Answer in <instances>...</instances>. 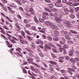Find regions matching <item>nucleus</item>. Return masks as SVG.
Returning a JSON list of instances; mask_svg holds the SVG:
<instances>
[{
    "label": "nucleus",
    "instance_id": "51",
    "mask_svg": "<svg viewBox=\"0 0 79 79\" xmlns=\"http://www.w3.org/2000/svg\"><path fill=\"white\" fill-rule=\"evenodd\" d=\"M25 15H27V16H31L30 14H29L27 12L25 13Z\"/></svg>",
    "mask_w": 79,
    "mask_h": 79
},
{
    "label": "nucleus",
    "instance_id": "5",
    "mask_svg": "<svg viewBox=\"0 0 79 79\" xmlns=\"http://www.w3.org/2000/svg\"><path fill=\"white\" fill-rule=\"evenodd\" d=\"M30 68L31 70L34 72L37 71V70H38L37 69L34 68L33 66H31Z\"/></svg>",
    "mask_w": 79,
    "mask_h": 79
},
{
    "label": "nucleus",
    "instance_id": "27",
    "mask_svg": "<svg viewBox=\"0 0 79 79\" xmlns=\"http://www.w3.org/2000/svg\"><path fill=\"white\" fill-rule=\"evenodd\" d=\"M31 46L33 48H35V44L34 42H33L32 43Z\"/></svg>",
    "mask_w": 79,
    "mask_h": 79
},
{
    "label": "nucleus",
    "instance_id": "22",
    "mask_svg": "<svg viewBox=\"0 0 79 79\" xmlns=\"http://www.w3.org/2000/svg\"><path fill=\"white\" fill-rule=\"evenodd\" d=\"M16 50H17V51H18L20 53H21V51L20 50H22V49H21V48H16Z\"/></svg>",
    "mask_w": 79,
    "mask_h": 79
},
{
    "label": "nucleus",
    "instance_id": "20",
    "mask_svg": "<svg viewBox=\"0 0 79 79\" xmlns=\"http://www.w3.org/2000/svg\"><path fill=\"white\" fill-rule=\"evenodd\" d=\"M70 32H71L72 34H77V32L74 30H71L70 31Z\"/></svg>",
    "mask_w": 79,
    "mask_h": 79
},
{
    "label": "nucleus",
    "instance_id": "6",
    "mask_svg": "<svg viewBox=\"0 0 79 79\" xmlns=\"http://www.w3.org/2000/svg\"><path fill=\"white\" fill-rule=\"evenodd\" d=\"M7 9H8L10 12L12 13H15V11L13 10V9L11 8L10 7L8 6Z\"/></svg>",
    "mask_w": 79,
    "mask_h": 79
},
{
    "label": "nucleus",
    "instance_id": "42",
    "mask_svg": "<svg viewBox=\"0 0 79 79\" xmlns=\"http://www.w3.org/2000/svg\"><path fill=\"white\" fill-rule=\"evenodd\" d=\"M43 64L44 66H45V68H48V65H47V64H46L44 62L43 63Z\"/></svg>",
    "mask_w": 79,
    "mask_h": 79
},
{
    "label": "nucleus",
    "instance_id": "7",
    "mask_svg": "<svg viewBox=\"0 0 79 79\" xmlns=\"http://www.w3.org/2000/svg\"><path fill=\"white\" fill-rule=\"evenodd\" d=\"M48 62L52 64H53L54 65H57V63L56 62L53 61H48Z\"/></svg>",
    "mask_w": 79,
    "mask_h": 79
},
{
    "label": "nucleus",
    "instance_id": "37",
    "mask_svg": "<svg viewBox=\"0 0 79 79\" xmlns=\"http://www.w3.org/2000/svg\"><path fill=\"white\" fill-rule=\"evenodd\" d=\"M18 37L19 38V39H22V40H24V37H23V36H21V35H19L18 36Z\"/></svg>",
    "mask_w": 79,
    "mask_h": 79
},
{
    "label": "nucleus",
    "instance_id": "4",
    "mask_svg": "<svg viewBox=\"0 0 79 79\" xmlns=\"http://www.w3.org/2000/svg\"><path fill=\"white\" fill-rule=\"evenodd\" d=\"M54 5L56 7H61L63 6V4L60 3H55Z\"/></svg>",
    "mask_w": 79,
    "mask_h": 79
},
{
    "label": "nucleus",
    "instance_id": "60",
    "mask_svg": "<svg viewBox=\"0 0 79 79\" xmlns=\"http://www.w3.org/2000/svg\"><path fill=\"white\" fill-rule=\"evenodd\" d=\"M79 7H77L75 8V11L77 12V11H79Z\"/></svg>",
    "mask_w": 79,
    "mask_h": 79
},
{
    "label": "nucleus",
    "instance_id": "45",
    "mask_svg": "<svg viewBox=\"0 0 79 79\" xmlns=\"http://www.w3.org/2000/svg\"><path fill=\"white\" fill-rule=\"evenodd\" d=\"M25 32H26V33H27V34H28V35H31V34H30V33L29 32V31H27V30H25Z\"/></svg>",
    "mask_w": 79,
    "mask_h": 79
},
{
    "label": "nucleus",
    "instance_id": "43",
    "mask_svg": "<svg viewBox=\"0 0 79 79\" xmlns=\"http://www.w3.org/2000/svg\"><path fill=\"white\" fill-rule=\"evenodd\" d=\"M68 42L69 44H73L74 43V42L73 41L71 40L68 41Z\"/></svg>",
    "mask_w": 79,
    "mask_h": 79
},
{
    "label": "nucleus",
    "instance_id": "58",
    "mask_svg": "<svg viewBox=\"0 0 79 79\" xmlns=\"http://www.w3.org/2000/svg\"><path fill=\"white\" fill-rule=\"evenodd\" d=\"M54 16H58V13L57 12H55L54 14Z\"/></svg>",
    "mask_w": 79,
    "mask_h": 79
},
{
    "label": "nucleus",
    "instance_id": "54",
    "mask_svg": "<svg viewBox=\"0 0 79 79\" xmlns=\"http://www.w3.org/2000/svg\"><path fill=\"white\" fill-rule=\"evenodd\" d=\"M45 2H46V3H51V1L49 0H45Z\"/></svg>",
    "mask_w": 79,
    "mask_h": 79
},
{
    "label": "nucleus",
    "instance_id": "36",
    "mask_svg": "<svg viewBox=\"0 0 79 79\" xmlns=\"http://www.w3.org/2000/svg\"><path fill=\"white\" fill-rule=\"evenodd\" d=\"M53 40L54 41H58V40H59L56 37H53Z\"/></svg>",
    "mask_w": 79,
    "mask_h": 79
},
{
    "label": "nucleus",
    "instance_id": "56",
    "mask_svg": "<svg viewBox=\"0 0 79 79\" xmlns=\"http://www.w3.org/2000/svg\"><path fill=\"white\" fill-rule=\"evenodd\" d=\"M64 48H68V45H64L63 46Z\"/></svg>",
    "mask_w": 79,
    "mask_h": 79
},
{
    "label": "nucleus",
    "instance_id": "1",
    "mask_svg": "<svg viewBox=\"0 0 79 79\" xmlns=\"http://www.w3.org/2000/svg\"><path fill=\"white\" fill-rule=\"evenodd\" d=\"M45 24L47 26H50V28L52 29V30H56L58 29V27L56 26L52 22H50L48 21H47L45 22Z\"/></svg>",
    "mask_w": 79,
    "mask_h": 79
},
{
    "label": "nucleus",
    "instance_id": "11",
    "mask_svg": "<svg viewBox=\"0 0 79 79\" xmlns=\"http://www.w3.org/2000/svg\"><path fill=\"white\" fill-rule=\"evenodd\" d=\"M47 40L48 41H49L50 42H51L52 40V37L50 36H47Z\"/></svg>",
    "mask_w": 79,
    "mask_h": 79
},
{
    "label": "nucleus",
    "instance_id": "39",
    "mask_svg": "<svg viewBox=\"0 0 79 79\" xmlns=\"http://www.w3.org/2000/svg\"><path fill=\"white\" fill-rule=\"evenodd\" d=\"M56 46H57V47H58L61 48V47L62 46L61 44H55Z\"/></svg>",
    "mask_w": 79,
    "mask_h": 79
},
{
    "label": "nucleus",
    "instance_id": "38",
    "mask_svg": "<svg viewBox=\"0 0 79 79\" xmlns=\"http://www.w3.org/2000/svg\"><path fill=\"white\" fill-rule=\"evenodd\" d=\"M23 23L25 24H27L28 23V21L26 19H24L23 21Z\"/></svg>",
    "mask_w": 79,
    "mask_h": 79
},
{
    "label": "nucleus",
    "instance_id": "34",
    "mask_svg": "<svg viewBox=\"0 0 79 79\" xmlns=\"http://www.w3.org/2000/svg\"><path fill=\"white\" fill-rule=\"evenodd\" d=\"M2 2L4 4H5V3H8L7 0H2Z\"/></svg>",
    "mask_w": 79,
    "mask_h": 79
},
{
    "label": "nucleus",
    "instance_id": "17",
    "mask_svg": "<svg viewBox=\"0 0 79 79\" xmlns=\"http://www.w3.org/2000/svg\"><path fill=\"white\" fill-rule=\"evenodd\" d=\"M64 12H65V13L68 14V13L69 10H68V9H67V8H64Z\"/></svg>",
    "mask_w": 79,
    "mask_h": 79
},
{
    "label": "nucleus",
    "instance_id": "31",
    "mask_svg": "<svg viewBox=\"0 0 79 79\" xmlns=\"http://www.w3.org/2000/svg\"><path fill=\"white\" fill-rule=\"evenodd\" d=\"M39 21H40V23H44V21L43 19L42 18H40L39 19Z\"/></svg>",
    "mask_w": 79,
    "mask_h": 79
},
{
    "label": "nucleus",
    "instance_id": "44",
    "mask_svg": "<svg viewBox=\"0 0 79 79\" xmlns=\"http://www.w3.org/2000/svg\"><path fill=\"white\" fill-rule=\"evenodd\" d=\"M53 52H54V53H57V49L56 48H54L52 49Z\"/></svg>",
    "mask_w": 79,
    "mask_h": 79
},
{
    "label": "nucleus",
    "instance_id": "26",
    "mask_svg": "<svg viewBox=\"0 0 79 79\" xmlns=\"http://www.w3.org/2000/svg\"><path fill=\"white\" fill-rule=\"evenodd\" d=\"M73 55V51H71L70 52L69 56H72Z\"/></svg>",
    "mask_w": 79,
    "mask_h": 79
},
{
    "label": "nucleus",
    "instance_id": "3",
    "mask_svg": "<svg viewBox=\"0 0 79 79\" xmlns=\"http://www.w3.org/2000/svg\"><path fill=\"white\" fill-rule=\"evenodd\" d=\"M55 19L56 23H60L63 21L62 19L58 17H55Z\"/></svg>",
    "mask_w": 79,
    "mask_h": 79
},
{
    "label": "nucleus",
    "instance_id": "55",
    "mask_svg": "<svg viewBox=\"0 0 79 79\" xmlns=\"http://www.w3.org/2000/svg\"><path fill=\"white\" fill-rule=\"evenodd\" d=\"M19 40H20V43H21V44H24V40L21 39H19Z\"/></svg>",
    "mask_w": 79,
    "mask_h": 79
},
{
    "label": "nucleus",
    "instance_id": "32",
    "mask_svg": "<svg viewBox=\"0 0 79 79\" xmlns=\"http://www.w3.org/2000/svg\"><path fill=\"white\" fill-rule=\"evenodd\" d=\"M2 8L3 10H4V11H6V12H7V11H8V10H7V9L6 8V7L3 6L2 7Z\"/></svg>",
    "mask_w": 79,
    "mask_h": 79
},
{
    "label": "nucleus",
    "instance_id": "50",
    "mask_svg": "<svg viewBox=\"0 0 79 79\" xmlns=\"http://www.w3.org/2000/svg\"><path fill=\"white\" fill-rule=\"evenodd\" d=\"M62 34L64 35H66L68 34V32L67 31H64L62 32Z\"/></svg>",
    "mask_w": 79,
    "mask_h": 79
},
{
    "label": "nucleus",
    "instance_id": "9",
    "mask_svg": "<svg viewBox=\"0 0 79 79\" xmlns=\"http://www.w3.org/2000/svg\"><path fill=\"white\" fill-rule=\"evenodd\" d=\"M56 58L57 59H59V60H63L64 59V57L63 56H60V55L57 56Z\"/></svg>",
    "mask_w": 79,
    "mask_h": 79
},
{
    "label": "nucleus",
    "instance_id": "46",
    "mask_svg": "<svg viewBox=\"0 0 79 79\" xmlns=\"http://www.w3.org/2000/svg\"><path fill=\"white\" fill-rule=\"evenodd\" d=\"M54 33L55 34H56V35H59V32H58L57 31H55L54 32Z\"/></svg>",
    "mask_w": 79,
    "mask_h": 79
},
{
    "label": "nucleus",
    "instance_id": "57",
    "mask_svg": "<svg viewBox=\"0 0 79 79\" xmlns=\"http://www.w3.org/2000/svg\"><path fill=\"white\" fill-rule=\"evenodd\" d=\"M76 55L77 56V57H79V51H77L76 52Z\"/></svg>",
    "mask_w": 79,
    "mask_h": 79
},
{
    "label": "nucleus",
    "instance_id": "2",
    "mask_svg": "<svg viewBox=\"0 0 79 79\" xmlns=\"http://www.w3.org/2000/svg\"><path fill=\"white\" fill-rule=\"evenodd\" d=\"M1 15H2L3 16L5 17V18H6L7 19L8 21H9L10 23H12V22H13V21L11 20V19H10V18H9V17H8L7 16H5V14L3 13L2 12L1 13Z\"/></svg>",
    "mask_w": 79,
    "mask_h": 79
},
{
    "label": "nucleus",
    "instance_id": "61",
    "mask_svg": "<svg viewBox=\"0 0 79 79\" xmlns=\"http://www.w3.org/2000/svg\"><path fill=\"white\" fill-rule=\"evenodd\" d=\"M19 10L20 11H24V10H23V8L21 7H19Z\"/></svg>",
    "mask_w": 79,
    "mask_h": 79
},
{
    "label": "nucleus",
    "instance_id": "48",
    "mask_svg": "<svg viewBox=\"0 0 79 79\" xmlns=\"http://www.w3.org/2000/svg\"><path fill=\"white\" fill-rule=\"evenodd\" d=\"M51 56L53 57V58H56V56L54 54H51Z\"/></svg>",
    "mask_w": 79,
    "mask_h": 79
},
{
    "label": "nucleus",
    "instance_id": "33",
    "mask_svg": "<svg viewBox=\"0 0 79 79\" xmlns=\"http://www.w3.org/2000/svg\"><path fill=\"white\" fill-rule=\"evenodd\" d=\"M48 7L50 8H53V4H50L48 5Z\"/></svg>",
    "mask_w": 79,
    "mask_h": 79
},
{
    "label": "nucleus",
    "instance_id": "14",
    "mask_svg": "<svg viewBox=\"0 0 79 79\" xmlns=\"http://www.w3.org/2000/svg\"><path fill=\"white\" fill-rule=\"evenodd\" d=\"M34 21L36 23H39V21H38V20L37 19V17L36 16H35L34 18Z\"/></svg>",
    "mask_w": 79,
    "mask_h": 79
},
{
    "label": "nucleus",
    "instance_id": "25",
    "mask_svg": "<svg viewBox=\"0 0 79 79\" xmlns=\"http://www.w3.org/2000/svg\"><path fill=\"white\" fill-rule=\"evenodd\" d=\"M75 59V63H76V62H78V61H79V58L77 57H75L74 58Z\"/></svg>",
    "mask_w": 79,
    "mask_h": 79
},
{
    "label": "nucleus",
    "instance_id": "8",
    "mask_svg": "<svg viewBox=\"0 0 79 79\" xmlns=\"http://www.w3.org/2000/svg\"><path fill=\"white\" fill-rule=\"evenodd\" d=\"M37 67L41 69L43 71H47V69H45V68H44L43 67H42L41 66L39 65H38L37 66Z\"/></svg>",
    "mask_w": 79,
    "mask_h": 79
},
{
    "label": "nucleus",
    "instance_id": "21",
    "mask_svg": "<svg viewBox=\"0 0 79 79\" xmlns=\"http://www.w3.org/2000/svg\"><path fill=\"white\" fill-rule=\"evenodd\" d=\"M65 38L67 39V40H71V38L69 37V36L68 35H66L65 36Z\"/></svg>",
    "mask_w": 79,
    "mask_h": 79
},
{
    "label": "nucleus",
    "instance_id": "28",
    "mask_svg": "<svg viewBox=\"0 0 79 79\" xmlns=\"http://www.w3.org/2000/svg\"><path fill=\"white\" fill-rule=\"evenodd\" d=\"M68 70H69L70 71H73V72H75V71L73 69H71L70 68H68Z\"/></svg>",
    "mask_w": 79,
    "mask_h": 79
},
{
    "label": "nucleus",
    "instance_id": "49",
    "mask_svg": "<svg viewBox=\"0 0 79 79\" xmlns=\"http://www.w3.org/2000/svg\"><path fill=\"white\" fill-rule=\"evenodd\" d=\"M23 73L24 74H27V71L25 70L24 69H23Z\"/></svg>",
    "mask_w": 79,
    "mask_h": 79
},
{
    "label": "nucleus",
    "instance_id": "40",
    "mask_svg": "<svg viewBox=\"0 0 79 79\" xmlns=\"http://www.w3.org/2000/svg\"><path fill=\"white\" fill-rule=\"evenodd\" d=\"M70 18L71 19H74L75 18V15H71L70 16Z\"/></svg>",
    "mask_w": 79,
    "mask_h": 79
},
{
    "label": "nucleus",
    "instance_id": "16",
    "mask_svg": "<svg viewBox=\"0 0 79 79\" xmlns=\"http://www.w3.org/2000/svg\"><path fill=\"white\" fill-rule=\"evenodd\" d=\"M26 50H27V51L28 52H30V53H32L33 52L31 49L30 48H26Z\"/></svg>",
    "mask_w": 79,
    "mask_h": 79
},
{
    "label": "nucleus",
    "instance_id": "53",
    "mask_svg": "<svg viewBox=\"0 0 79 79\" xmlns=\"http://www.w3.org/2000/svg\"><path fill=\"white\" fill-rule=\"evenodd\" d=\"M69 8L70 9H73V8H74V6L70 5L69 6Z\"/></svg>",
    "mask_w": 79,
    "mask_h": 79
},
{
    "label": "nucleus",
    "instance_id": "18",
    "mask_svg": "<svg viewBox=\"0 0 79 79\" xmlns=\"http://www.w3.org/2000/svg\"><path fill=\"white\" fill-rule=\"evenodd\" d=\"M21 34L24 38H26V36H25V32H24L23 31H21Z\"/></svg>",
    "mask_w": 79,
    "mask_h": 79
},
{
    "label": "nucleus",
    "instance_id": "52",
    "mask_svg": "<svg viewBox=\"0 0 79 79\" xmlns=\"http://www.w3.org/2000/svg\"><path fill=\"white\" fill-rule=\"evenodd\" d=\"M32 28L33 30H34V31H37V29H36V27H35L33 26Z\"/></svg>",
    "mask_w": 79,
    "mask_h": 79
},
{
    "label": "nucleus",
    "instance_id": "24",
    "mask_svg": "<svg viewBox=\"0 0 79 79\" xmlns=\"http://www.w3.org/2000/svg\"><path fill=\"white\" fill-rule=\"evenodd\" d=\"M26 37L27 38V39H28V40L29 41H31V40H32V38L30 36H26Z\"/></svg>",
    "mask_w": 79,
    "mask_h": 79
},
{
    "label": "nucleus",
    "instance_id": "35",
    "mask_svg": "<svg viewBox=\"0 0 79 79\" xmlns=\"http://www.w3.org/2000/svg\"><path fill=\"white\" fill-rule=\"evenodd\" d=\"M45 11H48V12H51V10H50L48 8H46L45 9Z\"/></svg>",
    "mask_w": 79,
    "mask_h": 79
},
{
    "label": "nucleus",
    "instance_id": "12",
    "mask_svg": "<svg viewBox=\"0 0 79 79\" xmlns=\"http://www.w3.org/2000/svg\"><path fill=\"white\" fill-rule=\"evenodd\" d=\"M34 10L32 9H30L29 10V11L31 12V15H34Z\"/></svg>",
    "mask_w": 79,
    "mask_h": 79
},
{
    "label": "nucleus",
    "instance_id": "47",
    "mask_svg": "<svg viewBox=\"0 0 79 79\" xmlns=\"http://www.w3.org/2000/svg\"><path fill=\"white\" fill-rule=\"evenodd\" d=\"M66 24H67L68 25V26H69V27H71V25H70V22H67L66 23Z\"/></svg>",
    "mask_w": 79,
    "mask_h": 79
},
{
    "label": "nucleus",
    "instance_id": "41",
    "mask_svg": "<svg viewBox=\"0 0 79 79\" xmlns=\"http://www.w3.org/2000/svg\"><path fill=\"white\" fill-rule=\"evenodd\" d=\"M43 15H46V16H48V12H43Z\"/></svg>",
    "mask_w": 79,
    "mask_h": 79
},
{
    "label": "nucleus",
    "instance_id": "29",
    "mask_svg": "<svg viewBox=\"0 0 79 79\" xmlns=\"http://www.w3.org/2000/svg\"><path fill=\"white\" fill-rule=\"evenodd\" d=\"M30 63H31V64H34V65H35L36 66H37L38 64H37L35 63L34 62H33L32 60H31V61L30 62Z\"/></svg>",
    "mask_w": 79,
    "mask_h": 79
},
{
    "label": "nucleus",
    "instance_id": "30",
    "mask_svg": "<svg viewBox=\"0 0 79 79\" xmlns=\"http://www.w3.org/2000/svg\"><path fill=\"white\" fill-rule=\"evenodd\" d=\"M41 18H42V19H43L44 20L46 19V16L44 15H41Z\"/></svg>",
    "mask_w": 79,
    "mask_h": 79
},
{
    "label": "nucleus",
    "instance_id": "59",
    "mask_svg": "<svg viewBox=\"0 0 79 79\" xmlns=\"http://www.w3.org/2000/svg\"><path fill=\"white\" fill-rule=\"evenodd\" d=\"M1 31V32H2L3 34H5V31H4V29H3Z\"/></svg>",
    "mask_w": 79,
    "mask_h": 79
},
{
    "label": "nucleus",
    "instance_id": "13",
    "mask_svg": "<svg viewBox=\"0 0 79 79\" xmlns=\"http://www.w3.org/2000/svg\"><path fill=\"white\" fill-rule=\"evenodd\" d=\"M59 14L61 15H65V14H64V12L62 10H59Z\"/></svg>",
    "mask_w": 79,
    "mask_h": 79
},
{
    "label": "nucleus",
    "instance_id": "15",
    "mask_svg": "<svg viewBox=\"0 0 79 79\" xmlns=\"http://www.w3.org/2000/svg\"><path fill=\"white\" fill-rule=\"evenodd\" d=\"M45 47H46V48H48V49H49V50H50V49H51V47L48 44H45Z\"/></svg>",
    "mask_w": 79,
    "mask_h": 79
},
{
    "label": "nucleus",
    "instance_id": "10",
    "mask_svg": "<svg viewBox=\"0 0 79 79\" xmlns=\"http://www.w3.org/2000/svg\"><path fill=\"white\" fill-rule=\"evenodd\" d=\"M35 43L36 44H37V45H39L40 44H43V42H42L41 40H39L38 41H35Z\"/></svg>",
    "mask_w": 79,
    "mask_h": 79
},
{
    "label": "nucleus",
    "instance_id": "64",
    "mask_svg": "<svg viewBox=\"0 0 79 79\" xmlns=\"http://www.w3.org/2000/svg\"><path fill=\"white\" fill-rule=\"evenodd\" d=\"M65 58L66 60H69V56H65Z\"/></svg>",
    "mask_w": 79,
    "mask_h": 79
},
{
    "label": "nucleus",
    "instance_id": "23",
    "mask_svg": "<svg viewBox=\"0 0 79 79\" xmlns=\"http://www.w3.org/2000/svg\"><path fill=\"white\" fill-rule=\"evenodd\" d=\"M59 50L60 52H62L63 50H64V48H59Z\"/></svg>",
    "mask_w": 79,
    "mask_h": 79
},
{
    "label": "nucleus",
    "instance_id": "62",
    "mask_svg": "<svg viewBox=\"0 0 79 79\" xmlns=\"http://www.w3.org/2000/svg\"><path fill=\"white\" fill-rule=\"evenodd\" d=\"M57 26L59 27H60V28H61L62 27H61V24L60 23H58L57 24Z\"/></svg>",
    "mask_w": 79,
    "mask_h": 79
},
{
    "label": "nucleus",
    "instance_id": "19",
    "mask_svg": "<svg viewBox=\"0 0 79 79\" xmlns=\"http://www.w3.org/2000/svg\"><path fill=\"white\" fill-rule=\"evenodd\" d=\"M45 29L44 28H43L41 31H40V32H41L42 33H43L44 34H45Z\"/></svg>",
    "mask_w": 79,
    "mask_h": 79
},
{
    "label": "nucleus",
    "instance_id": "63",
    "mask_svg": "<svg viewBox=\"0 0 79 79\" xmlns=\"http://www.w3.org/2000/svg\"><path fill=\"white\" fill-rule=\"evenodd\" d=\"M28 55L29 56H30V57H31V58H32V57H33V55L31 53L28 54Z\"/></svg>",
    "mask_w": 79,
    "mask_h": 79
}]
</instances>
